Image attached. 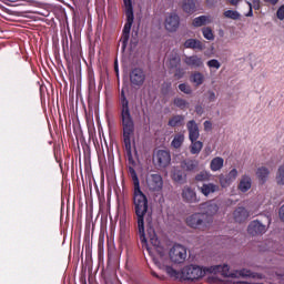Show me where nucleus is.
<instances>
[{"label":"nucleus","mask_w":284,"mask_h":284,"mask_svg":"<svg viewBox=\"0 0 284 284\" xmlns=\"http://www.w3.org/2000/svg\"><path fill=\"white\" fill-rule=\"evenodd\" d=\"M129 175L133 182V209L136 216L139 236L142 245L148 244V237L145 236V221L152 223V211H150V204L148 196L141 191V182L136 170L129 168Z\"/></svg>","instance_id":"f257e3e1"},{"label":"nucleus","mask_w":284,"mask_h":284,"mask_svg":"<svg viewBox=\"0 0 284 284\" xmlns=\"http://www.w3.org/2000/svg\"><path fill=\"white\" fill-rule=\"evenodd\" d=\"M120 104V119L122 125V136L123 144L125 148L128 163V172L130 173V168L134 170L136 168V161H134V156H132V136H134V118H132V112L130 111V100H128V95H125V89L122 88L119 97Z\"/></svg>","instance_id":"f03ea898"},{"label":"nucleus","mask_w":284,"mask_h":284,"mask_svg":"<svg viewBox=\"0 0 284 284\" xmlns=\"http://www.w3.org/2000/svg\"><path fill=\"white\" fill-rule=\"evenodd\" d=\"M124 14L126 17V22L122 30L121 44L122 50L125 51L128 43L130 41V32H132V26L134 23V7L132 6V0H123Z\"/></svg>","instance_id":"7ed1b4c3"},{"label":"nucleus","mask_w":284,"mask_h":284,"mask_svg":"<svg viewBox=\"0 0 284 284\" xmlns=\"http://www.w3.org/2000/svg\"><path fill=\"white\" fill-rule=\"evenodd\" d=\"M186 225L189 227H192V230H207V226L210 225V220L205 217V214L203 213H193L189 217H186Z\"/></svg>","instance_id":"20e7f679"},{"label":"nucleus","mask_w":284,"mask_h":284,"mask_svg":"<svg viewBox=\"0 0 284 284\" xmlns=\"http://www.w3.org/2000/svg\"><path fill=\"white\" fill-rule=\"evenodd\" d=\"M203 276H205V270L199 265L191 264L182 268V278L184 281H199Z\"/></svg>","instance_id":"39448f33"},{"label":"nucleus","mask_w":284,"mask_h":284,"mask_svg":"<svg viewBox=\"0 0 284 284\" xmlns=\"http://www.w3.org/2000/svg\"><path fill=\"white\" fill-rule=\"evenodd\" d=\"M129 79L132 88H142L145 83V70L141 67H134L130 70Z\"/></svg>","instance_id":"423d86ee"},{"label":"nucleus","mask_w":284,"mask_h":284,"mask_svg":"<svg viewBox=\"0 0 284 284\" xmlns=\"http://www.w3.org/2000/svg\"><path fill=\"white\" fill-rule=\"evenodd\" d=\"M169 256L172 263H185V258H187V248L181 244H175L171 247Z\"/></svg>","instance_id":"0eeeda50"},{"label":"nucleus","mask_w":284,"mask_h":284,"mask_svg":"<svg viewBox=\"0 0 284 284\" xmlns=\"http://www.w3.org/2000/svg\"><path fill=\"white\" fill-rule=\"evenodd\" d=\"M199 210H201V213L205 215L206 221H210L212 216H215V214L219 213V204H216V201L210 200L201 203L199 205Z\"/></svg>","instance_id":"6e6552de"},{"label":"nucleus","mask_w":284,"mask_h":284,"mask_svg":"<svg viewBox=\"0 0 284 284\" xmlns=\"http://www.w3.org/2000/svg\"><path fill=\"white\" fill-rule=\"evenodd\" d=\"M146 185L151 192H160L163 190V178L159 173L148 175Z\"/></svg>","instance_id":"1a4fd4ad"},{"label":"nucleus","mask_w":284,"mask_h":284,"mask_svg":"<svg viewBox=\"0 0 284 284\" xmlns=\"http://www.w3.org/2000/svg\"><path fill=\"white\" fill-rule=\"evenodd\" d=\"M181 27V17L176 14V12H172L166 16L164 20V28L168 32H176Z\"/></svg>","instance_id":"9d476101"},{"label":"nucleus","mask_w":284,"mask_h":284,"mask_svg":"<svg viewBox=\"0 0 284 284\" xmlns=\"http://www.w3.org/2000/svg\"><path fill=\"white\" fill-rule=\"evenodd\" d=\"M239 176V170L232 169L229 173L226 174H220L219 175V183L221 187H230L234 181H236V178Z\"/></svg>","instance_id":"9b49d317"},{"label":"nucleus","mask_w":284,"mask_h":284,"mask_svg":"<svg viewBox=\"0 0 284 284\" xmlns=\"http://www.w3.org/2000/svg\"><path fill=\"white\" fill-rule=\"evenodd\" d=\"M155 161L158 168H168L172 161V155L170 151L159 150L155 154Z\"/></svg>","instance_id":"f8f14e48"},{"label":"nucleus","mask_w":284,"mask_h":284,"mask_svg":"<svg viewBox=\"0 0 284 284\" xmlns=\"http://www.w3.org/2000/svg\"><path fill=\"white\" fill-rule=\"evenodd\" d=\"M182 200L184 203H200L201 197L196 195V191L191 186H184L182 190Z\"/></svg>","instance_id":"ddd939ff"},{"label":"nucleus","mask_w":284,"mask_h":284,"mask_svg":"<svg viewBox=\"0 0 284 284\" xmlns=\"http://www.w3.org/2000/svg\"><path fill=\"white\" fill-rule=\"evenodd\" d=\"M247 232L252 236H258V234H265L267 232V226L263 225L261 221L254 220L248 224Z\"/></svg>","instance_id":"4468645a"},{"label":"nucleus","mask_w":284,"mask_h":284,"mask_svg":"<svg viewBox=\"0 0 284 284\" xmlns=\"http://www.w3.org/2000/svg\"><path fill=\"white\" fill-rule=\"evenodd\" d=\"M186 130L189 132V141H199L201 136V131L199 130V124L194 120H190L186 123Z\"/></svg>","instance_id":"2eb2a0df"},{"label":"nucleus","mask_w":284,"mask_h":284,"mask_svg":"<svg viewBox=\"0 0 284 284\" xmlns=\"http://www.w3.org/2000/svg\"><path fill=\"white\" fill-rule=\"evenodd\" d=\"M197 190L201 192V194H203V196H210L211 194H216V192H220L221 186H219V184L209 182L197 186Z\"/></svg>","instance_id":"dca6fc26"},{"label":"nucleus","mask_w":284,"mask_h":284,"mask_svg":"<svg viewBox=\"0 0 284 284\" xmlns=\"http://www.w3.org/2000/svg\"><path fill=\"white\" fill-rule=\"evenodd\" d=\"M184 63L185 65H189V68H203V58L194 54V55H185L184 57Z\"/></svg>","instance_id":"f3484780"},{"label":"nucleus","mask_w":284,"mask_h":284,"mask_svg":"<svg viewBox=\"0 0 284 284\" xmlns=\"http://www.w3.org/2000/svg\"><path fill=\"white\" fill-rule=\"evenodd\" d=\"M210 272H214V274H216V272H221L222 276H225L226 278H236V273H232L230 272V266L224 264V265H216L210 268Z\"/></svg>","instance_id":"a211bd4d"},{"label":"nucleus","mask_w":284,"mask_h":284,"mask_svg":"<svg viewBox=\"0 0 284 284\" xmlns=\"http://www.w3.org/2000/svg\"><path fill=\"white\" fill-rule=\"evenodd\" d=\"M237 190L243 192V194H245V192H250V190H252V178L247 174L242 175Z\"/></svg>","instance_id":"6ab92c4d"},{"label":"nucleus","mask_w":284,"mask_h":284,"mask_svg":"<svg viewBox=\"0 0 284 284\" xmlns=\"http://www.w3.org/2000/svg\"><path fill=\"white\" fill-rule=\"evenodd\" d=\"M233 216L236 223H245V221L250 219V212H247L245 207L240 206L233 212Z\"/></svg>","instance_id":"aec40b11"},{"label":"nucleus","mask_w":284,"mask_h":284,"mask_svg":"<svg viewBox=\"0 0 284 284\" xmlns=\"http://www.w3.org/2000/svg\"><path fill=\"white\" fill-rule=\"evenodd\" d=\"M182 170L185 172H194V170L199 169V161L194 159H185L181 162Z\"/></svg>","instance_id":"412c9836"},{"label":"nucleus","mask_w":284,"mask_h":284,"mask_svg":"<svg viewBox=\"0 0 284 284\" xmlns=\"http://www.w3.org/2000/svg\"><path fill=\"white\" fill-rule=\"evenodd\" d=\"M184 48H186V50H199L201 52L203 51L204 47H203V42L194 38H191L185 40Z\"/></svg>","instance_id":"4be33fe9"},{"label":"nucleus","mask_w":284,"mask_h":284,"mask_svg":"<svg viewBox=\"0 0 284 284\" xmlns=\"http://www.w3.org/2000/svg\"><path fill=\"white\" fill-rule=\"evenodd\" d=\"M182 10L185 14H194L196 12V0H183Z\"/></svg>","instance_id":"5701e85b"},{"label":"nucleus","mask_w":284,"mask_h":284,"mask_svg":"<svg viewBox=\"0 0 284 284\" xmlns=\"http://www.w3.org/2000/svg\"><path fill=\"white\" fill-rule=\"evenodd\" d=\"M256 176L262 185L267 183V178L270 176V169L265 166L258 168L256 171Z\"/></svg>","instance_id":"b1692460"},{"label":"nucleus","mask_w":284,"mask_h":284,"mask_svg":"<svg viewBox=\"0 0 284 284\" xmlns=\"http://www.w3.org/2000/svg\"><path fill=\"white\" fill-rule=\"evenodd\" d=\"M225 163V160L221 156L214 158L210 163V170L212 172H219L220 170H223V164Z\"/></svg>","instance_id":"393cba45"},{"label":"nucleus","mask_w":284,"mask_h":284,"mask_svg":"<svg viewBox=\"0 0 284 284\" xmlns=\"http://www.w3.org/2000/svg\"><path fill=\"white\" fill-rule=\"evenodd\" d=\"M183 143H185V134L180 132L173 136L171 148H174V150H179V148H181Z\"/></svg>","instance_id":"a878e982"},{"label":"nucleus","mask_w":284,"mask_h":284,"mask_svg":"<svg viewBox=\"0 0 284 284\" xmlns=\"http://www.w3.org/2000/svg\"><path fill=\"white\" fill-rule=\"evenodd\" d=\"M191 83H194L196 87L203 85L205 83V75L203 73L195 71L191 74L190 78Z\"/></svg>","instance_id":"bb28decb"},{"label":"nucleus","mask_w":284,"mask_h":284,"mask_svg":"<svg viewBox=\"0 0 284 284\" xmlns=\"http://www.w3.org/2000/svg\"><path fill=\"white\" fill-rule=\"evenodd\" d=\"M210 23V17L200 16L193 19L192 26L193 28H203V26H207Z\"/></svg>","instance_id":"cd10ccee"},{"label":"nucleus","mask_w":284,"mask_h":284,"mask_svg":"<svg viewBox=\"0 0 284 284\" xmlns=\"http://www.w3.org/2000/svg\"><path fill=\"white\" fill-rule=\"evenodd\" d=\"M184 121H185L184 115L176 114L169 120L168 125L169 128H179V125H182Z\"/></svg>","instance_id":"c85d7f7f"},{"label":"nucleus","mask_w":284,"mask_h":284,"mask_svg":"<svg viewBox=\"0 0 284 284\" xmlns=\"http://www.w3.org/2000/svg\"><path fill=\"white\" fill-rule=\"evenodd\" d=\"M148 237L150 243L154 246V247H159V245L161 244V242L159 241V236H156V232L154 231V227L150 226L148 230Z\"/></svg>","instance_id":"c756f323"},{"label":"nucleus","mask_w":284,"mask_h":284,"mask_svg":"<svg viewBox=\"0 0 284 284\" xmlns=\"http://www.w3.org/2000/svg\"><path fill=\"white\" fill-rule=\"evenodd\" d=\"M211 179H212V173H210L206 170L201 171L195 175V181L197 183H207Z\"/></svg>","instance_id":"7c9ffc66"},{"label":"nucleus","mask_w":284,"mask_h":284,"mask_svg":"<svg viewBox=\"0 0 284 284\" xmlns=\"http://www.w3.org/2000/svg\"><path fill=\"white\" fill-rule=\"evenodd\" d=\"M181 67V57L179 54H171L169 58V68L170 70H175Z\"/></svg>","instance_id":"2f4dec72"},{"label":"nucleus","mask_w":284,"mask_h":284,"mask_svg":"<svg viewBox=\"0 0 284 284\" xmlns=\"http://www.w3.org/2000/svg\"><path fill=\"white\" fill-rule=\"evenodd\" d=\"M201 150H203L202 141H199V140L191 141V145H190L191 154H201Z\"/></svg>","instance_id":"473e14b6"},{"label":"nucleus","mask_w":284,"mask_h":284,"mask_svg":"<svg viewBox=\"0 0 284 284\" xmlns=\"http://www.w3.org/2000/svg\"><path fill=\"white\" fill-rule=\"evenodd\" d=\"M164 272H166V274H168V276H170V278H183L182 271L179 272V271L174 270V267H172V266H164Z\"/></svg>","instance_id":"72a5a7b5"},{"label":"nucleus","mask_w":284,"mask_h":284,"mask_svg":"<svg viewBox=\"0 0 284 284\" xmlns=\"http://www.w3.org/2000/svg\"><path fill=\"white\" fill-rule=\"evenodd\" d=\"M173 105H175V108H179L180 110H185V108H187L190 103L186 102V100L183 98H174Z\"/></svg>","instance_id":"f704fd0d"},{"label":"nucleus","mask_w":284,"mask_h":284,"mask_svg":"<svg viewBox=\"0 0 284 284\" xmlns=\"http://www.w3.org/2000/svg\"><path fill=\"white\" fill-rule=\"evenodd\" d=\"M223 14L226 19H232L233 21H239V19H241V13L235 10H226Z\"/></svg>","instance_id":"c9c22d12"},{"label":"nucleus","mask_w":284,"mask_h":284,"mask_svg":"<svg viewBox=\"0 0 284 284\" xmlns=\"http://www.w3.org/2000/svg\"><path fill=\"white\" fill-rule=\"evenodd\" d=\"M172 179H173V181H175V183H184L185 173H183V171H181V170H175L173 172Z\"/></svg>","instance_id":"e433bc0d"},{"label":"nucleus","mask_w":284,"mask_h":284,"mask_svg":"<svg viewBox=\"0 0 284 284\" xmlns=\"http://www.w3.org/2000/svg\"><path fill=\"white\" fill-rule=\"evenodd\" d=\"M202 34H203L204 39H206L207 41H214V32L212 31V28L204 27L202 29Z\"/></svg>","instance_id":"4c0bfd02"},{"label":"nucleus","mask_w":284,"mask_h":284,"mask_svg":"<svg viewBox=\"0 0 284 284\" xmlns=\"http://www.w3.org/2000/svg\"><path fill=\"white\" fill-rule=\"evenodd\" d=\"M88 83H89L90 90H94L97 88V79L94 78V71H89Z\"/></svg>","instance_id":"58836bf2"},{"label":"nucleus","mask_w":284,"mask_h":284,"mask_svg":"<svg viewBox=\"0 0 284 284\" xmlns=\"http://www.w3.org/2000/svg\"><path fill=\"white\" fill-rule=\"evenodd\" d=\"M277 185H284V165L280 166L276 173Z\"/></svg>","instance_id":"ea45409f"},{"label":"nucleus","mask_w":284,"mask_h":284,"mask_svg":"<svg viewBox=\"0 0 284 284\" xmlns=\"http://www.w3.org/2000/svg\"><path fill=\"white\" fill-rule=\"evenodd\" d=\"M180 92H183L184 94H192V87L187 83H181L179 84Z\"/></svg>","instance_id":"a19ab883"},{"label":"nucleus","mask_w":284,"mask_h":284,"mask_svg":"<svg viewBox=\"0 0 284 284\" xmlns=\"http://www.w3.org/2000/svg\"><path fill=\"white\" fill-rule=\"evenodd\" d=\"M206 65L209 68H214L215 70H219L221 68V62H219V60L216 59H212L206 62Z\"/></svg>","instance_id":"79ce46f5"},{"label":"nucleus","mask_w":284,"mask_h":284,"mask_svg":"<svg viewBox=\"0 0 284 284\" xmlns=\"http://www.w3.org/2000/svg\"><path fill=\"white\" fill-rule=\"evenodd\" d=\"M170 90H172V82H164L162 84V94H170Z\"/></svg>","instance_id":"37998d69"},{"label":"nucleus","mask_w":284,"mask_h":284,"mask_svg":"<svg viewBox=\"0 0 284 284\" xmlns=\"http://www.w3.org/2000/svg\"><path fill=\"white\" fill-rule=\"evenodd\" d=\"M206 98L210 103H214L216 101V93L212 90L206 91Z\"/></svg>","instance_id":"c03bdc74"},{"label":"nucleus","mask_w":284,"mask_h":284,"mask_svg":"<svg viewBox=\"0 0 284 284\" xmlns=\"http://www.w3.org/2000/svg\"><path fill=\"white\" fill-rule=\"evenodd\" d=\"M174 70H175V73H174L175 79H183L185 74V71L183 70V68L178 67Z\"/></svg>","instance_id":"a18cd8bd"},{"label":"nucleus","mask_w":284,"mask_h":284,"mask_svg":"<svg viewBox=\"0 0 284 284\" xmlns=\"http://www.w3.org/2000/svg\"><path fill=\"white\" fill-rule=\"evenodd\" d=\"M276 17L280 21L284 20V4H282L277 11H276Z\"/></svg>","instance_id":"49530a36"},{"label":"nucleus","mask_w":284,"mask_h":284,"mask_svg":"<svg viewBox=\"0 0 284 284\" xmlns=\"http://www.w3.org/2000/svg\"><path fill=\"white\" fill-rule=\"evenodd\" d=\"M239 276H242V278H245L247 276H252V271H247V270H241L239 272Z\"/></svg>","instance_id":"de8ad7c7"},{"label":"nucleus","mask_w":284,"mask_h":284,"mask_svg":"<svg viewBox=\"0 0 284 284\" xmlns=\"http://www.w3.org/2000/svg\"><path fill=\"white\" fill-rule=\"evenodd\" d=\"M251 4L254 10H261V0H252Z\"/></svg>","instance_id":"09e8293b"},{"label":"nucleus","mask_w":284,"mask_h":284,"mask_svg":"<svg viewBox=\"0 0 284 284\" xmlns=\"http://www.w3.org/2000/svg\"><path fill=\"white\" fill-rule=\"evenodd\" d=\"M204 130H205V132H210V130H212V122L211 121H205L204 122Z\"/></svg>","instance_id":"8fccbe9b"},{"label":"nucleus","mask_w":284,"mask_h":284,"mask_svg":"<svg viewBox=\"0 0 284 284\" xmlns=\"http://www.w3.org/2000/svg\"><path fill=\"white\" fill-rule=\"evenodd\" d=\"M246 3L250 8L248 12L246 13V17H254V11L252 10V2L247 1Z\"/></svg>","instance_id":"3c124183"},{"label":"nucleus","mask_w":284,"mask_h":284,"mask_svg":"<svg viewBox=\"0 0 284 284\" xmlns=\"http://www.w3.org/2000/svg\"><path fill=\"white\" fill-rule=\"evenodd\" d=\"M1 3H4L6 6H12V3H17L19 0H0Z\"/></svg>","instance_id":"603ef678"},{"label":"nucleus","mask_w":284,"mask_h":284,"mask_svg":"<svg viewBox=\"0 0 284 284\" xmlns=\"http://www.w3.org/2000/svg\"><path fill=\"white\" fill-rule=\"evenodd\" d=\"M195 112H196V114H199V116H201V114H203V106H201V105H195Z\"/></svg>","instance_id":"864d4df0"},{"label":"nucleus","mask_w":284,"mask_h":284,"mask_svg":"<svg viewBox=\"0 0 284 284\" xmlns=\"http://www.w3.org/2000/svg\"><path fill=\"white\" fill-rule=\"evenodd\" d=\"M278 214H280V219H281V221H283V222H284V204L280 207V212H278Z\"/></svg>","instance_id":"5fc2aeb1"},{"label":"nucleus","mask_w":284,"mask_h":284,"mask_svg":"<svg viewBox=\"0 0 284 284\" xmlns=\"http://www.w3.org/2000/svg\"><path fill=\"white\" fill-rule=\"evenodd\" d=\"M114 72H115L116 77H119V62L118 61L114 62Z\"/></svg>","instance_id":"6e6d98bb"},{"label":"nucleus","mask_w":284,"mask_h":284,"mask_svg":"<svg viewBox=\"0 0 284 284\" xmlns=\"http://www.w3.org/2000/svg\"><path fill=\"white\" fill-rule=\"evenodd\" d=\"M231 6H239L241 3V0H229Z\"/></svg>","instance_id":"4d7b16f0"},{"label":"nucleus","mask_w":284,"mask_h":284,"mask_svg":"<svg viewBox=\"0 0 284 284\" xmlns=\"http://www.w3.org/2000/svg\"><path fill=\"white\" fill-rule=\"evenodd\" d=\"M265 3H272V6H276L278 3V0H264Z\"/></svg>","instance_id":"13d9d810"},{"label":"nucleus","mask_w":284,"mask_h":284,"mask_svg":"<svg viewBox=\"0 0 284 284\" xmlns=\"http://www.w3.org/2000/svg\"><path fill=\"white\" fill-rule=\"evenodd\" d=\"M206 3L209 6H214V3H216V0H206Z\"/></svg>","instance_id":"bf43d9fd"},{"label":"nucleus","mask_w":284,"mask_h":284,"mask_svg":"<svg viewBox=\"0 0 284 284\" xmlns=\"http://www.w3.org/2000/svg\"><path fill=\"white\" fill-rule=\"evenodd\" d=\"M266 221H267L268 224L272 223V217L266 216Z\"/></svg>","instance_id":"052dcab7"},{"label":"nucleus","mask_w":284,"mask_h":284,"mask_svg":"<svg viewBox=\"0 0 284 284\" xmlns=\"http://www.w3.org/2000/svg\"><path fill=\"white\" fill-rule=\"evenodd\" d=\"M152 276H155V278H159V274H156V272H152Z\"/></svg>","instance_id":"680f3d73"},{"label":"nucleus","mask_w":284,"mask_h":284,"mask_svg":"<svg viewBox=\"0 0 284 284\" xmlns=\"http://www.w3.org/2000/svg\"><path fill=\"white\" fill-rule=\"evenodd\" d=\"M155 265H161V263L159 261H156V258L153 260Z\"/></svg>","instance_id":"e2e57ef3"},{"label":"nucleus","mask_w":284,"mask_h":284,"mask_svg":"<svg viewBox=\"0 0 284 284\" xmlns=\"http://www.w3.org/2000/svg\"><path fill=\"white\" fill-rule=\"evenodd\" d=\"M62 48H63V50H65V44L64 43L62 44Z\"/></svg>","instance_id":"0e129e2a"},{"label":"nucleus","mask_w":284,"mask_h":284,"mask_svg":"<svg viewBox=\"0 0 284 284\" xmlns=\"http://www.w3.org/2000/svg\"><path fill=\"white\" fill-rule=\"evenodd\" d=\"M139 36V32H135V37H138Z\"/></svg>","instance_id":"69168bd1"},{"label":"nucleus","mask_w":284,"mask_h":284,"mask_svg":"<svg viewBox=\"0 0 284 284\" xmlns=\"http://www.w3.org/2000/svg\"><path fill=\"white\" fill-rule=\"evenodd\" d=\"M67 48H68V40H67Z\"/></svg>","instance_id":"338daca9"}]
</instances>
